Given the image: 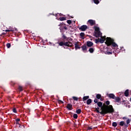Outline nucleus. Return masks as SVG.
Masks as SVG:
<instances>
[{"mask_svg": "<svg viewBox=\"0 0 131 131\" xmlns=\"http://www.w3.org/2000/svg\"><path fill=\"white\" fill-rule=\"evenodd\" d=\"M114 108L112 105H107L106 106V108L102 110L100 113L101 115H105V114H108V113L112 114L114 112Z\"/></svg>", "mask_w": 131, "mask_h": 131, "instance_id": "nucleus-1", "label": "nucleus"}, {"mask_svg": "<svg viewBox=\"0 0 131 131\" xmlns=\"http://www.w3.org/2000/svg\"><path fill=\"white\" fill-rule=\"evenodd\" d=\"M106 39L105 45H106L107 47H110V46L113 47V48L118 47V45H117V44L114 42V39L111 38V37H107Z\"/></svg>", "mask_w": 131, "mask_h": 131, "instance_id": "nucleus-2", "label": "nucleus"}, {"mask_svg": "<svg viewBox=\"0 0 131 131\" xmlns=\"http://www.w3.org/2000/svg\"><path fill=\"white\" fill-rule=\"evenodd\" d=\"M95 29V32H94V36L95 37H101L102 36V33H101V31H100V28L95 26L94 27Z\"/></svg>", "mask_w": 131, "mask_h": 131, "instance_id": "nucleus-3", "label": "nucleus"}, {"mask_svg": "<svg viewBox=\"0 0 131 131\" xmlns=\"http://www.w3.org/2000/svg\"><path fill=\"white\" fill-rule=\"evenodd\" d=\"M94 103H97V106L101 108V110H103V102L100 101H98V99H94Z\"/></svg>", "mask_w": 131, "mask_h": 131, "instance_id": "nucleus-4", "label": "nucleus"}, {"mask_svg": "<svg viewBox=\"0 0 131 131\" xmlns=\"http://www.w3.org/2000/svg\"><path fill=\"white\" fill-rule=\"evenodd\" d=\"M72 40H73V39L72 38H71V37H68L66 39L67 42H68L69 47H70L71 48H72V47L74 46V45L71 42V41H72Z\"/></svg>", "mask_w": 131, "mask_h": 131, "instance_id": "nucleus-5", "label": "nucleus"}, {"mask_svg": "<svg viewBox=\"0 0 131 131\" xmlns=\"http://www.w3.org/2000/svg\"><path fill=\"white\" fill-rule=\"evenodd\" d=\"M88 28V26L82 25L79 28V30H81V31H85Z\"/></svg>", "mask_w": 131, "mask_h": 131, "instance_id": "nucleus-6", "label": "nucleus"}, {"mask_svg": "<svg viewBox=\"0 0 131 131\" xmlns=\"http://www.w3.org/2000/svg\"><path fill=\"white\" fill-rule=\"evenodd\" d=\"M59 46L60 47H63V46H65V47H69L68 42L60 41L58 43Z\"/></svg>", "mask_w": 131, "mask_h": 131, "instance_id": "nucleus-7", "label": "nucleus"}, {"mask_svg": "<svg viewBox=\"0 0 131 131\" xmlns=\"http://www.w3.org/2000/svg\"><path fill=\"white\" fill-rule=\"evenodd\" d=\"M96 99L100 100V101H104V99L102 98V95L100 94H98L96 95Z\"/></svg>", "mask_w": 131, "mask_h": 131, "instance_id": "nucleus-8", "label": "nucleus"}, {"mask_svg": "<svg viewBox=\"0 0 131 131\" xmlns=\"http://www.w3.org/2000/svg\"><path fill=\"white\" fill-rule=\"evenodd\" d=\"M86 46L88 47V48H91V47L94 46V43L91 41H88L86 42Z\"/></svg>", "mask_w": 131, "mask_h": 131, "instance_id": "nucleus-9", "label": "nucleus"}, {"mask_svg": "<svg viewBox=\"0 0 131 131\" xmlns=\"http://www.w3.org/2000/svg\"><path fill=\"white\" fill-rule=\"evenodd\" d=\"M88 23L90 24L91 26H93V25H96V21L93 19H89L88 20Z\"/></svg>", "mask_w": 131, "mask_h": 131, "instance_id": "nucleus-10", "label": "nucleus"}, {"mask_svg": "<svg viewBox=\"0 0 131 131\" xmlns=\"http://www.w3.org/2000/svg\"><path fill=\"white\" fill-rule=\"evenodd\" d=\"M101 38L99 39V42H100V43H103L104 41H105V40H106V36H101L100 37Z\"/></svg>", "mask_w": 131, "mask_h": 131, "instance_id": "nucleus-11", "label": "nucleus"}, {"mask_svg": "<svg viewBox=\"0 0 131 131\" xmlns=\"http://www.w3.org/2000/svg\"><path fill=\"white\" fill-rule=\"evenodd\" d=\"M114 100H115V102L116 103H119L120 101H121V98L119 97H115V98H114Z\"/></svg>", "mask_w": 131, "mask_h": 131, "instance_id": "nucleus-12", "label": "nucleus"}, {"mask_svg": "<svg viewBox=\"0 0 131 131\" xmlns=\"http://www.w3.org/2000/svg\"><path fill=\"white\" fill-rule=\"evenodd\" d=\"M67 108L68 110H69L70 111L72 110L73 109L72 104L68 103L67 105Z\"/></svg>", "mask_w": 131, "mask_h": 131, "instance_id": "nucleus-13", "label": "nucleus"}, {"mask_svg": "<svg viewBox=\"0 0 131 131\" xmlns=\"http://www.w3.org/2000/svg\"><path fill=\"white\" fill-rule=\"evenodd\" d=\"M81 48L82 49V51H83L84 53H86V51L88 50V49L86 48V46L83 45L82 47H81Z\"/></svg>", "mask_w": 131, "mask_h": 131, "instance_id": "nucleus-14", "label": "nucleus"}, {"mask_svg": "<svg viewBox=\"0 0 131 131\" xmlns=\"http://www.w3.org/2000/svg\"><path fill=\"white\" fill-rule=\"evenodd\" d=\"M107 96L108 98H110V99H115V95H114V94L111 93L108 94Z\"/></svg>", "mask_w": 131, "mask_h": 131, "instance_id": "nucleus-15", "label": "nucleus"}, {"mask_svg": "<svg viewBox=\"0 0 131 131\" xmlns=\"http://www.w3.org/2000/svg\"><path fill=\"white\" fill-rule=\"evenodd\" d=\"M79 42H77L76 43H75V50H77L78 49H80V47H79V45H78V43Z\"/></svg>", "mask_w": 131, "mask_h": 131, "instance_id": "nucleus-16", "label": "nucleus"}, {"mask_svg": "<svg viewBox=\"0 0 131 131\" xmlns=\"http://www.w3.org/2000/svg\"><path fill=\"white\" fill-rule=\"evenodd\" d=\"M84 35L85 34H84V33L83 32H81L80 34V36L82 38V39H84Z\"/></svg>", "mask_w": 131, "mask_h": 131, "instance_id": "nucleus-17", "label": "nucleus"}, {"mask_svg": "<svg viewBox=\"0 0 131 131\" xmlns=\"http://www.w3.org/2000/svg\"><path fill=\"white\" fill-rule=\"evenodd\" d=\"M90 96H84L82 98V101L83 102H84V101H86V100H88V99H89Z\"/></svg>", "mask_w": 131, "mask_h": 131, "instance_id": "nucleus-18", "label": "nucleus"}, {"mask_svg": "<svg viewBox=\"0 0 131 131\" xmlns=\"http://www.w3.org/2000/svg\"><path fill=\"white\" fill-rule=\"evenodd\" d=\"M58 20H59V21H65L67 20V18L66 17H59L58 18Z\"/></svg>", "mask_w": 131, "mask_h": 131, "instance_id": "nucleus-19", "label": "nucleus"}, {"mask_svg": "<svg viewBox=\"0 0 131 131\" xmlns=\"http://www.w3.org/2000/svg\"><path fill=\"white\" fill-rule=\"evenodd\" d=\"M94 51H95V49H94V48H90L89 50V52H90V53H91V54H93Z\"/></svg>", "mask_w": 131, "mask_h": 131, "instance_id": "nucleus-20", "label": "nucleus"}, {"mask_svg": "<svg viewBox=\"0 0 131 131\" xmlns=\"http://www.w3.org/2000/svg\"><path fill=\"white\" fill-rule=\"evenodd\" d=\"M92 102V100L91 99H88L86 101L87 105H90V104H91Z\"/></svg>", "mask_w": 131, "mask_h": 131, "instance_id": "nucleus-21", "label": "nucleus"}, {"mask_svg": "<svg viewBox=\"0 0 131 131\" xmlns=\"http://www.w3.org/2000/svg\"><path fill=\"white\" fill-rule=\"evenodd\" d=\"M124 95L125 96V97H128V95H129V93H128V90H126L125 92H124Z\"/></svg>", "mask_w": 131, "mask_h": 131, "instance_id": "nucleus-22", "label": "nucleus"}, {"mask_svg": "<svg viewBox=\"0 0 131 131\" xmlns=\"http://www.w3.org/2000/svg\"><path fill=\"white\" fill-rule=\"evenodd\" d=\"M64 23L62 22V23H60L59 25H58V26H60V29H62L63 28V27L64 26Z\"/></svg>", "mask_w": 131, "mask_h": 131, "instance_id": "nucleus-23", "label": "nucleus"}, {"mask_svg": "<svg viewBox=\"0 0 131 131\" xmlns=\"http://www.w3.org/2000/svg\"><path fill=\"white\" fill-rule=\"evenodd\" d=\"M18 90L19 92H22L23 91V87L22 86H18Z\"/></svg>", "mask_w": 131, "mask_h": 131, "instance_id": "nucleus-24", "label": "nucleus"}, {"mask_svg": "<svg viewBox=\"0 0 131 131\" xmlns=\"http://www.w3.org/2000/svg\"><path fill=\"white\" fill-rule=\"evenodd\" d=\"M124 123H125V122H124V121H122L120 122L119 125H120L121 126H123V125H124Z\"/></svg>", "mask_w": 131, "mask_h": 131, "instance_id": "nucleus-25", "label": "nucleus"}, {"mask_svg": "<svg viewBox=\"0 0 131 131\" xmlns=\"http://www.w3.org/2000/svg\"><path fill=\"white\" fill-rule=\"evenodd\" d=\"M112 126H114V127H116V126H117V123H116V122H113L112 123Z\"/></svg>", "mask_w": 131, "mask_h": 131, "instance_id": "nucleus-26", "label": "nucleus"}, {"mask_svg": "<svg viewBox=\"0 0 131 131\" xmlns=\"http://www.w3.org/2000/svg\"><path fill=\"white\" fill-rule=\"evenodd\" d=\"M73 118H74L75 119H77L78 116L77 115V114H74L73 116Z\"/></svg>", "mask_w": 131, "mask_h": 131, "instance_id": "nucleus-27", "label": "nucleus"}, {"mask_svg": "<svg viewBox=\"0 0 131 131\" xmlns=\"http://www.w3.org/2000/svg\"><path fill=\"white\" fill-rule=\"evenodd\" d=\"M76 113H77V114H80V113H81V110L78 109L76 110Z\"/></svg>", "mask_w": 131, "mask_h": 131, "instance_id": "nucleus-28", "label": "nucleus"}, {"mask_svg": "<svg viewBox=\"0 0 131 131\" xmlns=\"http://www.w3.org/2000/svg\"><path fill=\"white\" fill-rule=\"evenodd\" d=\"M6 47H7L8 49H10V48H11V43H8L6 45Z\"/></svg>", "mask_w": 131, "mask_h": 131, "instance_id": "nucleus-29", "label": "nucleus"}, {"mask_svg": "<svg viewBox=\"0 0 131 131\" xmlns=\"http://www.w3.org/2000/svg\"><path fill=\"white\" fill-rule=\"evenodd\" d=\"M94 4H96V5H98L100 2H99V0H94Z\"/></svg>", "mask_w": 131, "mask_h": 131, "instance_id": "nucleus-30", "label": "nucleus"}, {"mask_svg": "<svg viewBox=\"0 0 131 131\" xmlns=\"http://www.w3.org/2000/svg\"><path fill=\"white\" fill-rule=\"evenodd\" d=\"M73 99L74 100V101H78V98L75 96L73 97Z\"/></svg>", "mask_w": 131, "mask_h": 131, "instance_id": "nucleus-31", "label": "nucleus"}, {"mask_svg": "<svg viewBox=\"0 0 131 131\" xmlns=\"http://www.w3.org/2000/svg\"><path fill=\"white\" fill-rule=\"evenodd\" d=\"M68 24H69V25H70V24H71L72 23V21H71V20H68L67 21Z\"/></svg>", "mask_w": 131, "mask_h": 131, "instance_id": "nucleus-32", "label": "nucleus"}, {"mask_svg": "<svg viewBox=\"0 0 131 131\" xmlns=\"http://www.w3.org/2000/svg\"><path fill=\"white\" fill-rule=\"evenodd\" d=\"M6 32H14V30H5Z\"/></svg>", "mask_w": 131, "mask_h": 131, "instance_id": "nucleus-33", "label": "nucleus"}, {"mask_svg": "<svg viewBox=\"0 0 131 131\" xmlns=\"http://www.w3.org/2000/svg\"><path fill=\"white\" fill-rule=\"evenodd\" d=\"M12 111L14 113H17V110L16 109V108H13Z\"/></svg>", "mask_w": 131, "mask_h": 131, "instance_id": "nucleus-34", "label": "nucleus"}, {"mask_svg": "<svg viewBox=\"0 0 131 131\" xmlns=\"http://www.w3.org/2000/svg\"><path fill=\"white\" fill-rule=\"evenodd\" d=\"M65 25H64L61 29H65V30H67V27H66Z\"/></svg>", "mask_w": 131, "mask_h": 131, "instance_id": "nucleus-35", "label": "nucleus"}, {"mask_svg": "<svg viewBox=\"0 0 131 131\" xmlns=\"http://www.w3.org/2000/svg\"><path fill=\"white\" fill-rule=\"evenodd\" d=\"M95 111H96V112L97 113H100L101 114V112H100V111L98 110V109L97 108V107H95Z\"/></svg>", "mask_w": 131, "mask_h": 131, "instance_id": "nucleus-36", "label": "nucleus"}, {"mask_svg": "<svg viewBox=\"0 0 131 131\" xmlns=\"http://www.w3.org/2000/svg\"><path fill=\"white\" fill-rule=\"evenodd\" d=\"M62 38H63V39H67V38H68V37L66 36H65V35H62Z\"/></svg>", "mask_w": 131, "mask_h": 131, "instance_id": "nucleus-37", "label": "nucleus"}, {"mask_svg": "<svg viewBox=\"0 0 131 131\" xmlns=\"http://www.w3.org/2000/svg\"><path fill=\"white\" fill-rule=\"evenodd\" d=\"M95 42H96V43H98V42H100V40H99V39H96L95 40Z\"/></svg>", "mask_w": 131, "mask_h": 131, "instance_id": "nucleus-38", "label": "nucleus"}, {"mask_svg": "<svg viewBox=\"0 0 131 131\" xmlns=\"http://www.w3.org/2000/svg\"><path fill=\"white\" fill-rule=\"evenodd\" d=\"M58 102H59V103H61V104H64V102H63L62 100L58 99Z\"/></svg>", "mask_w": 131, "mask_h": 131, "instance_id": "nucleus-39", "label": "nucleus"}, {"mask_svg": "<svg viewBox=\"0 0 131 131\" xmlns=\"http://www.w3.org/2000/svg\"><path fill=\"white\" fill-rule=\"evenodd\" d=\"M105 104L106 105H109L110 104V101H109V100H107L105 102Z\"/></svg>", "mask_w": 131, "mask_h": 131, "instance_id": "nucleus-40", "label": "nucleus"}, {"mask_svg": "<svg viewBox=\"0 0 131 131\" xmlns=\"http://www.w3.org/2000/svg\"><path fill=\"white\" fill-rule=\"evenodd\" d=\"M129 122H130V121L129 120V119H127L126 120V123L127 124H128L129 123Z\"/></svg>", "mask_w": 131, "mask_h": 131, "instance_id": "nucleus-41", "label": "nucleus"}, {"mask_svg": "<svg viewBox=\"0 0 131 131\" xmlns=\"http://www.w3.org/2000/svg\"><path fill=\"white\" fill-rule=\"evenodd\" d=\"M128 124H125V123H124V127H128Z\"/></svg>", "mask_w": 131, "mask_h": 131, "instance_id": "nucleus-42", "label": "nucleus"}, {"mask_svg": "<svg viewBox=\"0 0 131 131\" xmlns=\"http://www.w3.org/2000/svg\"><path fill=\"white\" fill-rule=\"evenodd\" d=\"M107 55H112V52L108 51L107 52Z\"/></svg>", "mask_w": 131, "mask_h": 131, "instance_id": "nucleus-43", "label": "nucleus"}, {"mask_svg": "<svg viewBox=\"0 0 131 131\" xmlns=\"http://www.w3.org/2000/svg\"><path fill=\"white\" fill-rule=\"evenodd\" d=\"M19 121H20V119H19V118H17L15 120V121H16V122H19Z\"/></svg>", "mask_w": 131, "mask_h": 131, "instance_id": "nucleus-44", "label": "nucleus"}, {"mask_svg": "<svg viewBox=\"0 0 131 131\" xmlns=\"http://www.w3.org/2000/svg\"><path fill=\"white\" fill-rule=\"evenodd\" d=\"M93 128H92V127H88V129H89L90 130H91V129H92Z\"/></svg>", "mask_w": 131, "mask_h": 131, "instance_id": "nucleus-45", "label": "nucleus"}, {"mask_svg": "<svg viewBox=\"0 0 131 131\" xmlns=\"http://www.w3.org/2000/svg\"><path fill=\"white\" fill-rule=\"evenodd\" d=\"M6 33H5V32H3V33H2V35H6Z\"/></svg>", "mask_w": 131, "mask_h": 131, "instance_id": "nucleus-46", "label": "nucleus"}, {"mask_svg": "<svg viewBox=\"0 0 131 131\" xmlns=\"http://www.w3.org/2000/svg\"><path fill=\"white\" fill-rule=\"evenodd\" d=\"M15 124H19V122H17V121H16V122H15Z\"/></svg>", "mask_w": 131, "mask_h": 131, "instance_id": "nucleus-47", "label": "nucleus"}, {"mask_svg": "<svg viewBox=\"0 0 131 131\" xmlns=\"http://www.w3.org/2000/svg\"><path fill=\"white\" fill-rule=\"evenodd\" d=\"M96 108L97 109V110H100V107H96Z\"/></svg>", "mask_w": 131, "mask_h": 131, "instance_id": "nucleus-48", "label": "nucleus"}, {"mask_svg": "<svg viewBox=\"0 0 131 131\" xmlns=\"http://www.w3.org/2000/svg\"><path fill=\"white\" fill-rule=\"evenodd\" d=\"M125 102V100H123V103H124Z\"/></svg>", "mask_w": 131, "mask_h": 131, "instance_id": "nucleus-49", "label": "nucleus"}, {"mask_svg": "<svg viewBox=\"0 0 131 131\" xmlns=\"http://www.w3.org/2000/svg\"><path fill=\"white\" fill-rule=\"evenodd\" d=\"M2 30H3V31H5V30H3V29H2Z\"/></svg>", "mask_w": 131, "mask_h": 131, "instance_id": "nucleus-50", "label": "nucleus"}, {"mask_svg": "<svg viewBox=\"0 0 131 131\" xmlns=\"http://www.w3.org/2000/svg\"><path fill=\"white\" fill-rule=\"evenodd\" d=\"M2 26L4 27V25H2Z\"/></svg>", "mask_w": 131, "mask_h": 131, "instance_id": "nucleus-51", "label": "nucleus"}]
</instances>
